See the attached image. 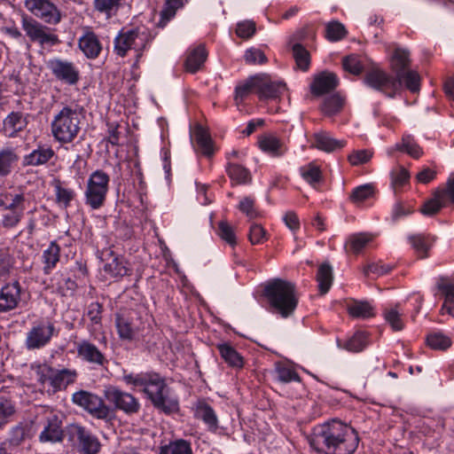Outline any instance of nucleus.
<instances>
[{"instance_id": "nucleus-49", "label": "nucleus", "mask_w": 454, "mask_h": 454, "mask_svg": "<svg viewBox=\"0 0 454 454\" xmlns=\"http://www.w3.org/2000/svg\"><path fill=\"white\" fill-rule=\"evenodd\" d=\"M446 203L443 201L442 197L436 196V191L434 193V197L425 201L419 208V212L426 216H433L436 215Z\"/></svg>"}, {"instance_id": "nucleus-2", "label": "nucleus", "mask_w": 454, "mask_h": 454, "mask_svg": "<svg viewBox=\"0 0 454 454\" xmlns=\"http://www.w3.org/2000/svg\"><path fill=\"white\" fill-rule=\"evenodd\" d=\"M123 380L128 385L142 387L153 407L160 411L168 415L179 411L178 398L171 393L165 380L159 373H129L123 375Z\"/></svg>"}, {"instance_id": "nucleus-9", "label": "nucleus", "mask_w": 454, "mask_h": 454, "mask_svg": "<svg viewBox=\"0 0 454 454\" xmlns=\"http://www.w3.org/2000/svg\"><path fill=\"white\" fill-rule=\"evenodd\" d=\"M21 27L30 41L38 43L42 46H52L59 42L58 35L52 33L51 28L27 15L22 16Z\"/></svg>"}, {"instance_id": "nucleus-7", "label": "nucleus", "mask_w": 454, "mask_h": 454, "mask_svg": "<svg viewBox=\"0 0 454 454\" xmlns=\"http://www.w3.org/2000/svg\"><path fill=\"white\" fill-rule=\"evenodd\" d=\"M109 181V176L103 170L98 169L90 174L84 192L86 205L92 209H98L105 205Z\"/></svg>"}, {"instance_id": "nucleus-38", "label": "nucleus", "mask_w": 454, "mask_h": 454, "mask_svg": "<svg viewBox=\"0 0 454 454\" xmlns=\"http://www.w3.org/2000/svg\"><path fill=\"white\" fill-rule=\"evenodd\" d=\"M60 247L56 241H51L49 247L43 253V262L44 263L43 272L50 274L59 261Z\"/></svg>"}, {"instance_id": "nucleus-32", "label": "nucleus", "mask_w": 454, "mask_h": 454, "mask_svg": "<svg viewBox=\"0 0 454 454\" xmlns=\"http://www.w3.org/2000/svg\"><path fill=\"white\" fill-rule=\"evenodd\" d=\"M314 140L315 145L317 149L327 153L341 149L346 145L345 140L335 139L326 132H319L315 134Z\"/></svg>"}, {"instance_id": "nucleus-62", "label": "nucleus", "mask_w": 454, "mask_h": 454, "mask_svg": "<svg viewBox=\"0 0 454 454\" xmlns=\"http://www.w3.org/2000/svg\"><path fill=\"white\" fill-rule=\"evenodd\" d=\"M245 61L250 65L265 64L268 61L267 57L260 49L249 48L244 54Z\"/></svg>"}, {"instance_id": "nucleus-5", "label": "nucleus", "mask_w": 454, "mask_h": 454, "mask_svg": "<svg viewBox=\"0 0 454 454\" xmlns=\"http://www.w3.org/2000/svg\"><path fill=\"white\" fill-rule=\"evenodd\" d=\"M80 130V118L75 110L64 107L51 123L53 137L61 143H70Z\"/></svg>"}, {"instance_id": "nucleus-6", "label": "nucleus", "mask_w": 454, "mask_h": 454, "mask_svg": "<svg viewBox=\"0 0 454 454\" xmlns=\"http://www.w3.org/2000/svg\"><path fill=\"white\" fill-rule=\"evenodd\" d=\"M150 40V33L145 27L122 28L114 39V51L124 57L129 51L134 50L140 55Z\"/></svg>"}, {"instance_id": "nucleus-43", "label": "nucleus", "mask_w": 454, "mask_h": 454, "mask_svg": "<svg viewBox=\"0 0 454 454\" xmlns=\"http://www.w3.org/2000/svg\"><path fill=\"white\" fill-rule=\"evenodd\" d=\"M159 454H192V449L188 441L180 439L161 446Z\"/></svg>"}, {"instance_id": "nucleus-12", "label": "nucleus", "mask_w": 454, "mask_h": 454, "mask_svg": "<svg viewBox=\"0 0 454 454\" xmlns=\"http://www.w3.org/2000/svg\"><path fill=\"white\" fill-rule=\"evenodd\" d=\"M104 393L106 400L113 403L116 410L121 411L126 415L131 416L140 411L141 404L138 399L128 392L110 387Z\"/></svg>"}, {"instance_id": "nucleus-41", "label": "nucleus", "mask_w": 454, "mask_h": 454, "mask_svg": "<svg viewBox=\"0 0 454 454\" xmlns=\"http://www.w3.org/2000/svg\"><path fill=\"white\" fill-rule=\"evenodd\" d=\"M317 280L318 282V288L321 294H325L333 283V269L330 264L323 263L319 266Z\"/></svg>"}, {"instance_id": "nucleus-45", "label": "nucleus", "mask_w": 454, "mask_h": 454, "mask_svg": "<svg viewBox=\"0 0 454 454\" xmlns=\"http://www.w3.org/2000/svg\"><path fill=\"white\" fill-rule=\"evenodd\" d=\"M226 173L237 184H247L251 179L250 172L246 168L236 163H228Z\"/></svg>"}, {"instance_id": "nucleus-44", "label": "nucleus", "mask_w": 454, "mask_h": 454, "mask_svg": "<svg viewBox=\"0 0 454 454\" xmlns=\"http://www.w3.org/2000/svg\"><path fill=\"white\" fill-rule=\"evenodd\" d=\"M275 373L277 380L284 384L301 381V377L294 369L281 363L276 364Z\"/></svg>"}, {"instance_id": "nucleus-22", "label": "nucleus", "mask_w": 454, "mask_h": 454, "mask_svg": "<svg viewBox=\"0 0 454 454\" xmlns=\"http://www.w3.org/2000/svg\"><path fill=\"white\" fill-rule=\"evenodd\" d=\"M55 155L53 149L47 145H39L36 149L33 150L30 153L23 158V166L37 167L46 164Z\"/></svg>"}, {"instance_id": "nucleus-42", "label": "nucleus", "mask_w": 454, "mask_h": 454, "mask_svg": "<svg viewBox=\"0 0 454 454\" xmlns=\"http://www.w3.org/2000/svg\"><path fill=\"white\" fill-rule=\"evenodd\" d=\"M194 136L200 152L208 157L213 155V141L207 132L201 126H198L195 129Z\"/></svg>"}, {"instance_id": "nucleus-15", "label": "nucleus", "mask_w": 454, "mask_h": 454, "mask_svg": "<svg viewBox=\"0 0 454 454\" xmlns=\"http://www.w3.org/2000/svg\"><path fill=\"white\" fill-rule=\"evenodd\" d=\"M26 8L45 23L56 25L61 20V13L51 0H25Z\"/></svg>"}, {"instance_id": "nucleus-18", "label": "nucleus", "mask_w": 454, "mask_h": 454, "mask_svg": "<svg viewBox=\"0 0 454 454\" xmlns=\"http://www.w3.org/2000/svg\"><path fill=\"white\" fill-rule=\"evenodd\" d=\"M50 67L53 74L60 81L69 84L78 82L79 71L73 63L56 59L51 62Z\"/></svg>"}, {"instance_id": "nucleus-3", "label": "nucleus", "mask_w": 454, "mask_h": 454, "mask_svg": "<svg viewBox=\"0 0 454 454\" xmlns=\"http://www.w3.org/2000/svg\"><path fill=\"white\" fill-rule=\"evenodd\" d=\"M263 293L270 307L282 317L294 314L299 301L294 283L275 278L265 286Z\"/></svg>"}, {"instance_id": "nucleus-21", "label": "nucleus", "mask_w": 454, "mask_h": 454, "mask_svg": "<svg viewBox=\"0 0 454 454\" xmlns=\"http://www.w3.org/2000/svg\"><path fill=\"white\" fill-rule=\"evenodd\" d=\"M194 416L201 419L210 432H216L219 428L218 419L214 409L205 401H199L196 404Z\"/></svg>"}, {"instance_id": "nucleus-56", "label": "nucleus", "mask_w": 454, "mask_h": 454, "mask_svg": "<svg viewBox=\"0 0 454 454\" xmlns=\"http://www.w3.org/2000/svg\"><path fill=\"white\" fill-rule=\"evenodd\" d=\"M390 177L391 184L395 188L401 187L409 182L410 173L403 166H398L391 170Z\"/></svg>"}, {"instance_id": "nucleus-20", "label": "nucleus", "mask_w": 454, "mask_h": 454, "mask_svg": "<svg viewBox=\"0 0 454 454\" xmlns=\"http://www.w3.org/2000/svg\"><path fill=\"white\" fill-rule=\"evenodd\" d=\"M27 114L22 112L10 113L3 121V132L8 137H14L27 125Z\"/></svg>"}, {"instance_id": "nucleus-63", "label": "nucleus", "mask_w": 454, "mask_h": 454, "mask_svg": "<svg viewBox=\"0 0 454 454\" xmlns=\"http://www.w3.org/2000/svg\"><path fill=\"white\" fill-rule=\"evenodd\" d=\"M3 215L2 225L4 228L11 229L18 225L23 217L24 211L6 210Z\"/></svg>"}, {"instance_id": "nucleus-61", "label": "nucleus", "mask_w": 454, "mask_h": 454, "mask_svg": "<svg viewBox=\"0 0 454 454\" xmlns=\"http://www.w3.org/2000/svg\"><path fill=\"white\" fill-rule=\"evenodd\" d=\"M436 196L442 197L443 201L454 204V173L449 176L444 188L436 190Z\"/></svg>"}, {"instance_id": "nucleus-30", "label": "nucleus", "mask_w": 454, "mask_h": 454, "mask_svg": "<svg viewBox=\"0 0 454 454\" xmlns=\"http://www.w3.org/2000/svg\"><path fill=\"white\" fill-rule=\"evenodd\" d=\"M63 431L61 421L57 416H52L47 420V424L41 432L39 438L41 442H59L62 440Z\"/></svg>"}, {"instance_id": "nucleus-51", "label": "nucleus", "mask_w": 454, "mask_h": 454, "mask_svg": "<svg viewBox=\"0 0 454 454\" xmlns=\"http://www.w3.org/2000/svg\"><path fill=\"white\" fill-rule=\"evenodd\" d=\"M244 85H286V83L271 75L262 73L250 76Z\"/></svg>"}, {"instance_id": "nucleus-57", "label": "nucleus", "mask_w": 454, "mask_h": 454, "mask_svg": "<svg viewBox=\"0 0 454 454\" xmlns=\"http://www.w3.org/2000/svg\"><path fill=\"white\" fill-rule=\"evenodd\" d=\"M373 194V186L370 184H363L356 187L350 196L349 199L351 201L362 202L367 199H369Z\"/></svg>"}, {"instance_id": "nucleus-31", "label": "nucleus", "mask_w": 454, "mask_h": 454, "mask_svg": "<svg viewBox=\"0 0 454 454\" xmlns=\"http://www.w3.org/2000/svg\"><path fill=\"white\" fill-rule=\"evenodd\" d=\"M221 357L231 367L242 368L244 366L243 356L229 343H219L216 345Z\"/></svg>"}, {"instance_id": "nucleus-50", "label": "nucleus", "mask_w": 454, "mask_h": 454, "mask_svg": "<svg viewBox=\"0 0 454 454\" xmlns=\"http://www.w3.org/2000/svg\"><path fill=\"white\" fill-rule=\"evenodd\" d=\"M427 343L433 349L446 350L451 346V340L442 333H431L427 336Z\"/></svg>"}, {"instance_id": "nucleus-37", "label": "nucleus", "mask_w": 454, "mask_h": 454, "mask_svg": "<svg viewBox=\"0 0 454 454\" xmlns=\"http://www.w3.org/2000/svg\"><path fill=\"white\" fill-rule=\"evenodd\" d=\"M102 312L103 306L98 301L91 302L88 306L87 316L90 321L88 330L91 335H95L102 327Z\"/></svg>"}, {"instance_id": "nucleus-11", "label": "nucleus", "mask_w": 454, "mask_h": 454, "mask_svg": "<svg viewBox=\"0 0 454 454\" xmlns=\"http://www.w3.org/2000/svg\"><path fill=\"white\" fill-rule=\"evenodd\" d=\"M335 87H310L312 97H323L320 106L321 112L326 116H333L342 111L345 99L340 92L334 91Z\"/></svg>"}, {"instance_id": "nucleus-46", "label": "nucleus", "mask_w": 454, "mask_h": 454, "mask_svg": "<svg viewBox=\"0 0 454 454\" xmlns=\"http://www.w3.org/2000/svg\"><path fill=\"white\" fill-rule=\"evenodd\" d=\"M56 202L62 207L67 208L74 200L76 193L73 189L62 187L58 180L54 185Z\"/></svg>"}, {"instance_id": "nucleus-64", "label": "nucleus", "mask_w": 454, "mask_h": 454, "mask_svg": "<svg viewBox=\"0 0 454 454\" xmlns=\"http://www.w3.org/2000/svg\"><path fill=\"white\" fill-rule=\"evenodd\" d=\"M437 289L444 295L447 302L454 301V285L450 284L447 278H440L437 281Z\"/></svg>"}, {"instance_id": "nucleus-39", "label": "nucleus", "mask_w": 454, "mask_h": 454, "mask_svg": "<svg viewBox=\"0 0 454 454\" xmlns=\"http://www.w3.org/2000/svg\"><path fill=\"white\" fill-rule=\"evenodd\" d=\"M348 314L355 318L366 319L374 317V308L368 301H353L348 305Z\"/></svg>"}, {"instance_id": "nucleus-58", "label": "nucleus", "mask_w": 454, "mask_h": 454, "mask_svg": "<svg viewBox=\"0 0 454 454\" xmlns=\"http://www.w3.org/2000/svg\"><path fill=\"white\" fill-rule=\"evenodd\" d=\"M339 78L336 74L331 71H322L314 76V81L311 85H338Z\"/></svg>"}, {"instance_id": "nucleus-26", "label": "nucleus", "mask_w": 454, "mask_h": 454, "mask_svg": "<svg viewBox=\"0 0 454 454\" xmlns=\"http://www.w3.org/2000/svg\"><path fill=\"white\" fill-rule=\"evenodd\" d=\"M368 345V334L365 332L357 331L347 340H337V347L348 352L357 353L364 350Z\"/></svg>"}, {"instance_id": "nucleus-10", "label": "nucleus", "mask_w": 454, "mask_h": 454, "mask_svg": "<svg viewBox=\"0 0 454 454\" xmlns=\"http://www.w3.org/2000/svg\"><path fill=\"white\" fill-rule=\"evenodd\" d=\"M68 434L78 450L83 454H98L101 448L98 438L92 432L79 424L68 427Z\"/></svg>"}, {"instance_id": "nucleus-55", "label": "nucleus", "mask_w": 454, "mask_h": 454, "mask_svg": "<svg viewBox=\"0 0 454 454\" xmlns=\"http://www.w3.org/2000/svg\"><path fill=\"white\" fill-rule=\"evenodd\" d=\"M342 67L345 71L357 75L360 74L364 69V66L356 55H349L342 59Z\"/></svg>"}, {"instance_id": "nucleus-59", "label": "nucleus", "mask_w": 454, "mask_h": 454, "mask_svg": "<svg viewBox=\"0 0 454 454\" xmlns=\"http://www.w3.org/2000/svg\"><path fill=\"white\" fill-rule=\"evenodd\" d=\"M34 368L37 377V381L41 385L49 383V386H51V379L52 378L54 367H51L47 364H39Z\"/></svg>"}, {"instance_id": "nucleus-35", "label": "nucleus", "mask_w": 454, "mask_h": 454, "mask_svg": "<svg viewBox=\"0 0 454 454\" xmlns=\"http://www.w3.org/2000/svg\"><path fill=\"white\" fill-rule=\"evenodd\" d=\"M111 262L104 265L106 273L113 278H122L130 275L131 270L127 267V262L123 257L115 256L113 254Z\"/></svg>"}, {"instance_id": "nucleus-60", "label": "nucleus", "mask_w": 454, "mask_h": 454, "mask_svg": "<svg viewBox=\"0 0 454 454\" xmlns=\"http://www.w3.org/2000/svg\"><path fill=\"white\" fill-rule=\"evenodd\" d=\"M256 31L255 22L253 20H243L237 24L236 34L242 39L251 38Z\"/></svg>"}, {"instance_id": "nucleus-16", "label": "nucleus", "mask_w": 454, "mask_h": 454, "mask_svg": "<svg viewBox=\"0 0 454 454\" xmlns=\"http://www.w3.org/2000/svg\"><path fill=\"white\" fill-rule=\"evenodd\" d=\"M21 286L15 280L2 286L0 289V313L16 309L20 301Z\"/></svg>"}, {"instance_id": "nucleus-53", "label": "nucleus", "mask_w": 454, "mask_h": 454, "mask_svg": "<svg viewBox=\"0 0 454 454\" xmlns=\"http://www.w3.org/2000/svg\"><path fill=\"white\" fill-rule=\"evenodd\" d=\"M384 317L394 331H401L403 328L402 314L397 309V307L386 309Z\"/></svg>"}, {"instance_id": "nucleus-24", "label": "nucleus", "mask_w": 454, "mask_h": 454, "mask_svg": "<svg viewBox=\"0 0 454 454\" xmlns=\"http://www.w3.org/2000/svg\"><path fill=\"white\" fill-rule=\"evenodd\" d=\"M20 160L16 149L6 146L0 149V177H6L14 170Z\"/></svg>"}, {"instance_id": "nucleus-52", "label": "nucleus", "mask_w": 454, "mask_h": 454, "mask_svg": "<svg viewBox=\"0 0 454 454\" xmlns=\"http://www.w3.org/2000/svg\"><path fill=\"white\" fill-rule=\"evenodd\" d=\"M368 85H386L389 82L388 74L378 67H373L366 74Z\"/></svg>"}, {"instance_id": "nucleus-19", "label": "nucleus", "mask_w": 454, "mask_h": 454, "mask_svg": "<svg viewBox=\"0 0 454 454\" xmlns=\"http://www.w3.org/2000/svg\"><path fill=\"white\" fill-rule=\"evenodd\" d=\"M78 356L84 361L98 366H106L108 360L105 355L89 340H82L77 346Z\"/></svg>"}, {"instance_id": "nucleus-25", "label": "nucleus", "mask_w": 454, "mask_h": 454, "mask_svg": "<svg viewBox=\"0 0 454 454\" xmlns=\"http://www.w3.org/2000/svg\"><path fill=\"white\" fill-rule=\"evenodd\" d=\"M207 52L203 45H199L187 52L184 62L185 71L191 74L198 72L204 65Z\"/></svg>"}, {"instance_id": "nucleus-14", "label": "nucleus", "mask_w": 454, "mask_h": 454, "mask_svg": "<svg viewBox=\"0 0 454 454\" xmlns=\"http://www.w3.org/2000/svg\"><path fill=\"white\" fill-rule=\"evenodd\" d=\"M52 323L40 321L35 323L27 333L25 346L28 350L40 349L48 345L54 334Z\"/></svg>"}, {"instance_id": "nucleus-27", "label": "nucleus", "mask_w": 454, "mask_h": 454, "mask_svg": "<svg viewBox=\"0 0 454 454\" xmlns=\"http://www.w3.org/2000/svg\"><path fill=\"white\" fill-rule=\"evenodd\" d=\"M80 50L89 59H96L101 51V43L93 32H86L80 37L78 43Z\"/></svg>"}, {"instance_id": "nucleus-47", "label": "nucleus", "mask_w": 454, "mask_h": 454, "mask_svg": "<svg viewBox=\"0 0 454 454\" xmlns=\"http://www.w3.org/2000/svg\"><path fill=\"white\" fill-rule=\"evenodd\" d=\"M347 33L344 25L338 20H332L325 25V38L330 42L342 40Z\"/></svg>"}, {"instance_id": "nucleus-13", "label": "nucleus", "mask_w": 454, "mask_h": 454, "mask_svg": "<svg viewBox=\"0 0 454 454\" xmlns=\"http://www.w3.org/2000/svg\"><path fill=\"white\" fill-rule=\"evenodd\" d=\"M137 313L134 310H125L115 314V327L119 338L122 340L132 341L141 330V323Z\"/></svg>"}, {"instance_id": "nucleus-4", "label": "nucleus", "mask_w": 454, "mask_h": 454, "mask_svg": "<svg viewBox=\"0 0 454 454\" xmlns=\"http://www.w3.org/2000/svg\"><path fill=\"white\" fill-rule=\"evenodd\" d=\"M71 401L94 419L110 421L114 417L113 410L103 398L90 391L83 389L76 391L72 395Z\"/></svg>"}, {"instance_id": "nucleus-28", "label": "nucleus", "mask_w": 454, "mask_h": 454, "mask_svg": "<svg viewBox=\"0 0 454 454\" xmlns=\"http://www.w3.org/2000/svg\"><path fill=\"white\" fill-rule=\"evenodd\" d=\"M188 0H165L163 7L160 12V20L157 22V27H165L167 24L172 20L180 9H183Z\"/></svg>"}, {"instance_id": "nucleus-54", "label": "nucleus", "mask_w": 454, "mask_h": 454, "mask_svg": "<svg viewBox=\"0 0 454 454\" xmlns=\"http://www.w3.org/2000/svg\"><path fill=\"white\" fill-rule=\"evenodd\" d=\"M373 156V151L369 149L353 151L348 156V160L352 166L365 164L371 160Z\"/></svg>"}, {"instance_id": "nucleus-36", "label": "nucleus", "mask_w": 454, "mask_h": 454, "mask_svg": "<svg viewBox=\"0 0 454 454\" xmlns=\"http://www.w3.org/2000/svg\"><path fill=\"white\" fill-rule=\"evenodd\" d=\"M260 149L272 157H279L286 152L281 141L273 136H265L258 140Z\"/></svg>"}, {"instance_id": "nucleus-29", "label": "nucleus", "mask_w": 454, "mask_h": 454, "mask_svg": "<svg viewBox=\"0 0 454 454\" xmlns=\"http://www.w3.org/2000/svg\"><path fill=\"white\" fill-rule=\"evenodd\" d=\"M408 239L419 258L425 259L428 257V251L434 242L433 237L429 234L419 233L411 235Z\"/></svg>"}, {"instance_id": "nucleus-1", "label": "nucleus", "mask_w": 454, "mask_h": 454, "mask_svg": "<svg viewBox=\"0 0 454 454\" xmlns=\"http://www.w3.org/2000/svg\"><path fill=\"white\" fill-rule=\"evenodd\" d=\"M359 441L356 430L339 419L316 426L309 437V445L325 454H354Z\"/></svg>"}, {"instance_id": "nucleus-17", "label": "nucleus", "mask_w": 454, "mask_h": 454, "mask_svg": "<svg viewBox=\"0 0 454 454\" xmlns=\"http://www.w3.org/2000/svg\"><path fill=\"white\" fill-rule=\"evenodd\" d=\"M78 373L75 370L67 368L53 370L52 378L51 379V386L47 392L54 395L59 391L67 389V387L74 383L77 379Z\"/></svg>"}, {"instance_id": "nucleus-40", "label": "nucleus", "mask_w": 454, "mask_h": 454, "mask_svg": "<svg viewBox=\"0 0 454 454\" xmlns=\"http://www.w3.org/2000/svg\"><path fill=\"white\" fill-rule=\"evenodd\" d=\"M125 0H94V9L106 19L115 16Z\"/></svg>"}, {"instance_id": "nucleus-33", "label": "nucleus", "mask_w": 454, "mask_h": 454, "mask_svg": "<svg viewBox=\"0 0 454 454\" xmlns=\"http://www.w3.org/2000/svg\"><path fill=\"white\" fill-rule=\"evenodd\" d=\"M300 174L304 181L315 189H317V186L324 181L322 170L315 162H309L301 167Z\"/></svg>"}, {"instance_id": "nucleus-8", "label": "nucleus", "mask_w": 454, "mask_h": 454, "mask_svg": "<svg viewBox=\"0 0 454 454\" xmlns=\"http://www.w3.org/2000/svg\"><path fill=\"white\" fill-rule=\"evenodd\" d=\"M410 51L407 49L396 48L390 59V67L399 82L404 85H419L421 77L417 71L410 69Z\"/></svg>"}, {"instance_id": "nucleus-34", "label": "nucleus", "mask_w": 454, "mask_h": 454, "mask_svg": "<svg viewBox=\"0 0 454 454\" xmlns=\"http://www.w3.org/2000/svg\"><path fill=\"white\" fill-rule=\"evenodd\" d=\"M394 151L404 152L413 159H419L423 154L422 148L411 135L403 136L402 142L397 143L395 147L388 150V153L391 154Z\"/></svg>"}, {"instance_id": "nucleus-23", "label": "nucleus", "mask_w": 454, "mask_h": 454, "mask_svg": "<svg viewBox=\"0 0 454 454\" xmlns=\"http://www.w3.org/2000/svg\"><path fill=\"white\" fill-rule=\"evenodd\" d=\"M26 198L23 192L4 191L0 192V208L3 210L25 211Z\"/></svg>"}, {"instance_id": "nucleus-48", "label": "nucleus", "mask_w": 454, "mask_h": 454, "mask_svg": "<svg viewBox=\"0 0 454 454\" xmlns=\"http://www.w3.org/2000/svg\"><path fill=\"white\" fill-rule=\"evenodd\" d=\"M292 51L297 67L302 71H307L310 65L309 52L298 43L293 45Z\"/></svg>"}]
</instances>
